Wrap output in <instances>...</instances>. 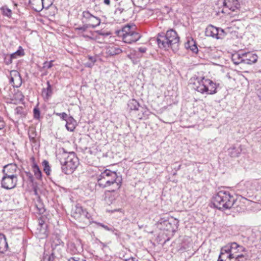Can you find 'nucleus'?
<instances>
[{
    "mask_svg": "<svg viewBox=\"0 0 261 261\" xmlns=\"http://www.w3.org/2000/svg\"><path fill=\"white\" fill-rule=\"evenodd\" d=\"M56 158L60 163L62 172L66 174L72 173L79 165V159L75 153L67 152L64 148L58 150Z\"/></svg>",
    "mask_w": 261,
    "mask_h": 261,
    "instance_id": "nucleus-1",
    "label": "nucleus"
},
{
    "mask_svg": "<svg viewBox=\"0 0 261 261\" xmlns=\"http://www.w3.org/2000/svg\"><path fill=\"white\" fill-rule=\"evenodd\" d=\"M122 177L115 171L106 169L97 176L96 186L105 188L112 187L114 190H118L122 185Z\"/></svg>",
    "mask_w": 261,
    "mask_h": 261,
    "instance_id": "nucleus-2",
    "label": "nucleus"
},
{
    "mask_svg": "<svg viewBox=\"0 0 261 261\" xmlns=\"http://www.w3.org/2000/svg\"><path fill=\"white\" fill-rule=\"evenodd\" d=\"M190 81V83L193 84V88L202 94H214L217 93V84L210 79L197 77L191 79Z\"/></svg>",
    "mask_w": 261,
    "mask_h": 261,
    "instance_id": "nucleus-3",
    "label": "nucleus"
},
{
    "mask_svg": "<svg viewBox=\"0 0 261 261\" xmlns=\"http://www.w3.org/2000/svg\"><path fill=\"white\" fill-rule=\"evenodd\" d=\"M234 201V197L229 192L223 190L219 191L212 199L214 206L220 210L230 208Z\"/></svg>",
    "mask_w": 261,
    "mask_h": 261,
    "instance_id": "nucleus-4",
    "label": "nucleus"
},
{
    "mask_svg": "<svg viewBox=\"0 0 261 261\" xmlns=\"http://www.w3.org/2000/svg\"><path fill=\"white\" fill-rule=\"evenodd\" d=\"M221 252L228 255L229 257L237 258L239 254L243 252H247V250L244 246L238 244L236 242H231L221 249Z\"/></svg>",
    "mask_w": 261,
    "mask_h": 261,
    "instance_id": "nucleus-5",
    "label": "nucleus"
},
{
    "mask_svg": "<svg viewBox=\"0 0 261 261\" xmlns=\"http://www.w3.org/2000/svg\"><path fill=\"white\" fill-rule=\"evenodd\" d=\"M71 215L75 219L83 222L86 225L90 223L91 215L79 204L72 208Z\"/></svg>",
    "mask_w": 261,
    "mask_h": 261,
    "instance_id": "nucleus-6",
    "label": "nucleus"
},
{
    "mask_svg": "<svg viewBox=\"0 0 261 261\" xmlns=\"http://www.w3.org/2000/svg\"><path fill=\"white\" fill-rule=\"evenodd\" d=\"M241 5L238 0H224L222 13L229 14V11L237 12L239 10Z\"/></svg>",
    "mask_w": 261,
    "mask_h": 261,
    "instance_id": "nucleus-7",
    "label": "nucleus"
},
{
    "mask_svg": "<svg viewBox=\"0 0 261 261\" xmlns=\"http://www.w3.org/2000/svg\"><path fill=\"white\" fill-rule=\"evenodd\" d=\"M168 42L171 44V48L176 50L179 43V37L176 32L173 29L168 30L165 34Z\"/></svg>",
    "mask_w": 261,
    "mask_h": 261,
    "instance_id": "nucleus-8",
    "label": "nucleus"
},
{
    "mask_svg": "<svg viewBox=\"0 0 261 261\" xmlns=\"http://www.w3.org/2000/svg\"><path fill=\"white\" fill-rule=\"evenodd\" d=\"M17 182V176L3 175L1 180V186L4 189L10 190L16 186Z\"/></svg>",
    "mask_w": 261,
    "mask_h": 261,
    "instance_id": "nucleus-9",
    "label": "nucleus"
},
{
    "mask_svg": "<svg viewBox=\"0 0 261 261\" xmlns=\"http://www.w3.org/2000/svg\"><path fill=\"white\" fill-rule=\"evenodd\" d=\"M224 30L213 25L208 26L205 30V35L216 39H222L224 36Z\"/></svg>",
    "mask_w": 261,
    "mask_h": 261,
    "instance_id": "nucleus-10",
    "label": "nucleus"
},
{
    "mask_svg": "<svg viewBox=\"0 0 261 261\" xmlns=\"http://www.w3.org/2000/svg\"><path fill=\"white\" fill-rule=\"evenodd\" d=\"M119 37L122 38L124 42L130 43V24L128 23L124 26L122 30L117 32Z\"/></svg>",
    "mask_w": 261,
    "mask_h": 261,
    "instance_id": "nucleus-11",
    "label": "nucleus"
},
{
    "mask_svg": "<svg viewBox=\"0 0 261 261\" xmlns=\"http://www.w3.org/2000/svg\"><path fill=\"white\" fill-rule=\"evenodd\" d=\"M155 40L159 47L161 49L168 50L169 48H171V44L168 42L165 34L163 33L158 34Z\"/></svg>",
    "mask_w": 261,
    "mask_h": 261,
    "instance_id": "nucleus-12",
    "label": "nucleus"
},
{
    "mask_svg": "<svg viewBox=\"0 0 261 261\" xmlns=\"http://www.w3.org/2000/svg\"><path fill=\"white\" fill-rule=\"evenodd\" d=\"M159 223L166 226V228L164 229L169 231H174L175 229L177 228V225H178V221L176 219H173L171 218L170 221L169 220H165V218H162L159 221Z\"/></svg>",
    "mask_w": 261,
    "mask_h": 261,
    "instance_id": "nucleus-13",
    "label": "nucleus"
},
{
    "mask_svg": "<svg viewBox=\"0 0 261 261\" xmlns=\"http://www.w3.org/2000/svg\"><path fill=\"white\" fill-rule=\"evenodd\" d=\"M17 166L15 164H10L4 166L3 170V175H10L11 176H17L16 173Z\"/></svg>",
    "mask_w": 261,
    "mask_h": 261,
    "instance_id": "nucleus-14",
    "label": "nucleus"
},
{
    "mask_svg": "<svg viewBox=\"0 0 261 261\" xmlns=\"http://www.w3.org/2000/svg\"><path fill=\"white\" fill-rule=\"evenodd\" d=\"M10 83L13 84L14 87L18 88L22 84V79L20 73L17 71H12Z\"/></svg>",
    "mask_w": 261,
    "mask_h": 261,
    "instance_id": "nucleus-15",
    "label": "nucleus"
},
{
    "mask_svg": "<svg viewBox=\"0 0 261 261\" xmlns=\"http://www.w3.org/2000/svg\"><path fill=\"white\" fill-rule=\"evenodd\" d=\"M244 63L252 64L257 62L258 56L256 54L251 52L243 53Z\"/></svg>",
    "mask_w": 261,
    "mask_h": 261,
    "instance_id": "nucleus-16",
    "label": "nucleus"
},
{
    "mask_svg": "<svg viewBox=\"0 0 261 261\" xmlns=\"http://www.w3.org/2000/svg\"><path fill=\"white\" fill-rule=\"evenodd\" d=\"M114 190V188H112V190H108L105 192V200L108 204H111L116 199L118 196V193Z\"/></svg>",
    "mask_w": 261,
    "mask_h": 261,
    "instance_id": "nucleus-17",
    "label": "nucleus"
},
{
    "mask_svg": "<svg viewBox=\"0 0 261 261\" xmlns=\"http://www.w3.org/2000/svg\"><path fill=\"white\" fill-rule=\"evenodd\" d=\"M36 233L38 235L40 239H43L47 236L46 230V225L43 221H40L38 224V227L37 228Z\"/></svg>",
    "mask_w": 261,
    "mask_h": 261,
    "instance_id": "nucleus-18",
    "label": "nucleus"
},
{
    "mask_svg": "<svg viewBox=\"0 0 261 261\" xmlns=\"http://www.w3.org/2000/svg\"><path fill=\"white\" fill-rule=\"evenodd\" d=\"M185 47L187 49H190L194 53H198V49L196 41L192 38L188 40L185 43Z\"/></svg>",
    "mask_w": 261,
    "mask_h": 261,
    "instance_id": "nucleus-19",
    "label": "nucleus"
},
{
    "mask_svg": "<svg viewBox=\"0 0 261 261\" xmlns=\"http://www.w3.org/2000/svg\"><path fill=\"white\" fill-rule=\"evenodd\" d=\"M242 151L241 146H232L228 149V154L232 158L238 157Z\"/></svg>",
    "mask_w": 261,
    "mask_h": 261,
    "instance_id": "nucleus-20",
    "label": "nucleus"
},
{
    "mask_svg": "<svg viewBox=\"0 0 261 261\" xmlns=\"http://www.w3.org/2000/svg\"><path fill=\"white\" fill-rule=\"evenodd\" d=\"M66 129L70 132H73L75 128L76 122L74 119L71 117H69L66 120Z\"/></svg>",
    "mask_w": 261,
    "mask_h": 261,
    "instance_id": "nucleus-21",
    "label": "nucleus"
},
{
    "mask_svg": "<svg viewBox=\"0 0 261 261\" xmlns=\"http://www.w3.org/2000/svg\"><path fill=\"white\" fill-rule=\"evenodd\" d=\"M243 53H235L232 55L231 60L233 63L236 65H238L240 63H244Z\"/></svg>",
    "mask_w": 261,
    "mask_h": 261,
    "instance_id": "nucleus-22",
    "label": "nucleus"
},
{
    "mask_svg": "<svg viewBox=\"0 0 261 261\" xmlns=\"http://www.w3.org/2000/svg\"><path fill=\"white\" fill-rule=\"evenodd\" d=\"M121 52V49L118 47L109 46L107 48L106 54L109 56H114L120 54Z\"/></svg>",
    "mask_w": 261,
    "mask_h": 261,
    "instance_id": "nucleus-23",
    "label": "nucleus"
},
{
    "mask_svg": "<svg viewBox=\"0 0 261 261\" xmlns=\"http://www.w3.org/2000/svg\"><path fill=\"white\" fill-rule=\"evenodd\" d=\"M97 23L95 24H84L82 27H78L75 29L76 30L81 31L82 32H85L86 30L89 28H95V27L98 26L100 24V20H98L96 19Z\"/></svg>",
    "mask_w": 261,
    "mask_h": 261,
    "instance_id": "nucleus-24",
    "label": "nucleus"
},
{
    "mask_svg": "<svg viewBox=\"0 0 261 261\" xmlns=\"http://www.w3.org/2000/svg\"><path fill=\"white\" fill-rule=\"evenodd\" d=\"M47 88L42 90V95L44 98L48 99L52 94V89L49 81L47 82Z\"/></svg>",
    "mask_w": 261,
    "mask_h": 261,
    "instance_id": "nucleus-25",
    "label": "nucleus"
},
{
    "mask_svg": "<svg viewBox=\"0 0 261 261\" xmlns=\"http://www.w3.org/2000/svg\"><path fill=\"white\" fill-rule=\"evenodd\" d=\"M0 11L3 15L8 17V18H12V11L9 9L7 6L5 5L0 8Z\"/></svg>",
    "mask_w": 261,
    "mask_h": 261,
    "instance_id": "nucleus-26",
    "label": "nucleus"
},
{
    "mask_svg": "<svg viewBox=\"0 0 261 261\" xmlns=\"http://www.w3.org/2000/svg\"><path fill=\"white\" fill-rule=\"evenodd\" d=\"M32 169L36 178L38 179H41L42 178V172L38 166L34 162L32 165Z\"/></svg>",
    "mask_w": 261,
    "mask_h": 261,
    "instance_id": "nucleus-27",
    "label": "nucleus"
},
{
    "mask_svg": "<svg viewBox=\"0 0 261 261\" xmlns=\"http://www.w3.org/2000/svg\"><path fill=\"white\" fill-rule=\"evenodd\" d=\"M236 258L233 257H229L228 255L220 251L217 261H236Z\"/></svg>",
    "mask_w": 261,
    "mask_h": 261,
    "instance_id": "nucleus-28",
    "label": "nucleus"
},
{
    "mask_svg": "<svg viewBox=\"0 0 261 261\" xmlns=\"http://www.w3.org/2000/svg\"><path fill=\"white\" fill-rule=\"evenodd\" d=\"M136 28V26L135 25H133L132 24V43L133 42H136L138 41L141 37V35L138 33L134 32L133 30Z\"/></svg>",
    "mask_w": 261,
    "mask_h": 261,
    "instance_id": "nucleus-29",
    "label": "nucleus"
},
{
    "mask_svg": "<svg viewBox=\"0 0 261 261\" xmlns=\"http://www.w3.org/2000/svg\"><path fill=\"white\" fill-rule=\"evenodd\" d=\"M29 138L30 141L33 143L36 142V133L34 128H31L28 132Z\"/></svg>",
    "mask_w": 261,
    "mask_h": 261,
    "instance_id": "nucleus-30",
    "label": "nucleus"
},
{
    "mask_svg": "<svg viewBox=\"0 0 261 261\" xmlns=\"http://www.w3.org/2000/svg\"><path fill=\"white\" fill-rule=\"evenodd\" d=\"M24 55V50L22 48V47L20 46L19 47V49L16 51L11 54L10 55L14 59H16L18 57H22Z\"/></svg>",
    "mask_w": 261,
    "mask_h": 261,
    "instance_id": "nucleus-31",
    "label": "nucleus"
},
{
    "mask_svg": "<svg viewBox=\"0 0 261 261\" xmlns=\"http://www.w3.org/2000/svg\"><path fill=\"white\" fill-rule=\"evenodd\" d=\"M83 16L84 18L89 21L91 20V19H95L96 20V19L100 20L99 18L92 15L89 11H84L83 12Z\"/></svg>",
    "mask_w": 261,
    "mask_h": 261,
    "instance_id": "nucleus-32",
    "label": "nucleus"
},
{
    "mask_svg": "<svg viewBox=\"0 0 261 261\" xmlns=\"http://www.w3.org/2000/svg\"><path fill=\"white\" fill-rule=\"evenodd\" d=\"M15 114L18 115V117H22L25 116V113L24 109L22 107H17L15 109Z\"/></svg>",
    "mask_w": 261,
    "mask_h": 261,
    "instance_id": "nucleus-33",
    "label": "nucleus"
},
{
    "mask_svg": "<svg viewBox=\"0 0 261 261\" xmlns=\"http://www.w3.org/2000/svg\"><path fill=\"white\" fill-rule=\"evenodd\" d=\"M42 166H43L44 172L47 175H49L50 174L51 170L48 162L46 160L43 161L42 162Z\"/></svg>",
    "mask_w": 261,
    "mask_h": 261,
    "instance_id": "nucleus-34",
    "label": "nucleus"
},
{
    "mask_svg": "<svg viewBox=\"0 0 261 261\" xmlns=\"http://www.w3.org/2000/svg\"><path fill=\"white\" fill-rule=\"evenodd\" d=\"M236 261H247V260L249 258V255L248 254L247 252H243L240 254L238 255V256H237Z\"/></svg>",
    "mask_w": 261,
    "mask_h": 261,
    "instance_id": "nucleus-35",
    "label": "nucleus"
},
{
    "mask_svg": "<svg viewBox=\"0 0 261 261\" xmlns=\"http://www.w3.org/2000/svg\"><path fill=\"white\" fill-rule=\"evenodd\" d=\"M2 246H4L6 248L8 247V245L6 242L5 236L3 234L0 233V250L2 249Z\"/></svg>",
    "mask_w": 261,
    "mask_h": 261,
    "instance_id": "nucleus-36",
    "label": "nucleus"
},
{
    "mask_svg": "<svg viewBox=\"0 0 261 261\" xmlns=\"http://www.w3.org/2000/svg\"><path fill=\"white\" fill-rule=\"evenodd\" d=\"M36 206L37 209V213L39 214H42L45 212L43 204L41 202H38V203L36 204Z\"/></svg>",
    "mask_w": 261,
    "mask_h": 261,
    "instance_id": "nucleus-37",
    "label": "nucleus"
},
{
    "mask_svg": "<svg viewBox=\"0 0 261 261\" xmlns=\"http://www.w3.org/2000/svg\"><path fill=\"white\" fill-rule=\"evenodd\" d=\"M140 107L139 103L134 99H132V110H139Z\"/></svg>",
    "mask_w": 261,
    "mask_h": 261,
    "instance_id": "nucleus-38",
    "label": "nucleus"
},
{
    "mask_svg": "<svg viewBox=\"0 0 261 261\" xmlns=\"http://www.w3.org/2000/svg\"><path fill=\"white\" fill-rule=\"evenodd\" d=\"M34 118L35 119H39L40 116V110L38 108L35 107L33 109Z\"/></svg>",
    "mask_w": 261,
    "mask_h": 261,
    "instance_id": "nucleus-39",
    "label": "nucleus"
},
{
    "mask_svg": "<svg viewBox=\"0 0 261 261\" xmlns=\"http://www.w3.org/2000/svg\"><path fill=\"white\" fill-rule=\"evenodd\" d=\"M13 59L10 55H7L4 58V62L6 65H9L12 63Z\"/></svg>",
    "mask_w": 261,
    "mask_h": 261,
    "instance_id": "nucleus-40",
    "label": "nucleus"
},
{
    "mask_svg": "<svg viewBox=\"0 0 261 261\" xmlns=\"http://www.w3.org/2000/svg\"><path fill=\"white\" fill-rule=\"evenodd\" d=\"M53 61H50L49 62L46 61L44 62L42 68L44 69H48L51 68L53 66Z\"/></svg>",
    "mask_w": 261,
    "mask_h": 261,
    "instance_id": "nucleus-41",
    "label": "nucleus"
},
{
    "mask_svg": "<svg viewBox=\"0 0 261 261\" xmlns=\"http://www.w3.org/2000/svg\"><path fill=\"white\" fill-rule=\"evenodd\" d=\"M41 2L43 8L47 9L53 4L50 1L48 0H41Z\"/></svg>",
    "mask_w": 261,
    "mask_h": 261,
    "instance_id": "nucleus-42",
    "label": "nucleus"
},
{
    "mask_svg": "<svg viewBox=\"0 0 261 261\" xmlns=\"http://www.w3.org/2000/svg\"><path fill=\"white\" fill-rule=\"evenodd\" d=\"M54 114L55 115H56V116H59L62 120H65V121L69 117H68L67 114L65 112H63V113L54 112Z\"/></svg>",
    "mask_w": 261,
    "mask_h": 261,
    "instance_id": "nucleus-43",
    "label": "nucleus"
},
{
    "mask_svg": "<svg viewBox=\"0 0 261 261\" xmlns=\"http://www.w3.org/2000/svg\"><path fill=\"white\" fill-rule=\"evenodd\" d=\"M68 261H86L84 258H80L77 257H72L68 259Z\"/></svg>",
    "mask_w": 261,
    "mask_h": 261,
    "instance_id": "nucleus-44",
    "label": "nucleus"
},
{
    "mask_svg": "<svg viewBox=\"0 0 261 261\" xmlns=\"http://www.w3.org/2000/svg\"><path fill=\"white\" fill-rule=\"evenodd\" d=\"M88 59L89 61L91 62H92L93 64H94L95 62L96 61V58L92 56H88Z\"/></svg>",
    "mask_w": 261,
    "mask_h": 261,
    "instance_id": "nucleus-45",
    "label": "nucleus"
},
{
    "mask_svg": "<svg viewBox=\"0 0 261 261\" xmlns=\"http://www.w3.org/2000/svg\"><path fill=\"white\" fill-rule=\"evenodd\" d=\"M5 126V123L4 121L3 120V119L0 118V130L4 128Z\"/></svg>",
    "mask_w": 261,
    "mask_h": 261,
    "instance_id": "nucleus-46",
    "label": "nucleus"
},
{
    "mask_svg": "<svg viewBox=\"0 0 261 261\" xmlns=\"http://www.w3.org/2000/svg\"><path fill=\"white\" fill-rule=\"evenodd\" d=\"M138 51L141 53H144L146 51V48L145 47H139L138 48Z\"/></svg>",
    "mask_w": 261,
    "mask_h": 261,
    "instance_id": "nucleus-47",
    "label": "nucleus"
},
{
    "mask_svg": "<svg viewBox=\"0 0 261 261\" xmlns=\"http://www.w3.org/2000/svg\"><path fill=\"white\" fill-rule=\"evenodd\" d=\"M41 261H49V257H47V254H44Z\"/></svg>",
    "mask_w": 261,
    "mask_h": 261,
    "instance_id": "nucleus-48",
    "label": "nucleus"
},
{
    "mask_svg": "<svg viewBox=\"0 0 261 261\" xmlns=\"http://www.w3.org/2000/svg\"><path fill=\"white\" fill-rule=\"evenodd\" d=\"M94 64L92 62H90L89 61L85 63V66L87 67H92Z\"/></svg>",
    "mask_w": 261,
    "mask_h": 261,
    "instance_id": "nucleus-49",
    "label": "nucleus"
},
{
    "mask_svg": "<svg viewBox=\"0 0 261 261\" xmlns=\"http://www.w3.org/2000/svg\"><path fill=\"white\" fill-rule=\"evenodd\" d=\"M47 257H49V261H53L54 259L55 256H54V252H52L50 255L47 254Z\"/></svg>",
    "mask_w": 261,
    "mask_h": 261,
    "instance_id": "nucleus-50",
    "label": "nucleus"
},
{
    "mask_svg": "<svg viewBox=\"0 0 261 261\" xmlns=\"http://www.w3.org/2000/svg\"><path fill=\"white\" fill-rule=\"evenodd\" d=\"M99 225L101 226L102 227H103L105 229L107 230H112L111 228H110L108 226L103 225L102 224L99 223Z\"/></svg>",
    "mask_w": 261,
    "mask_h": 261,
    "instance_id": "nucleus-51",
    "label": "nucleus"
},
{
    "mask_svg": "<svg viewBox=\"0 0 261 261\" xmlns=\"http://www.w3.org/2000/svg\"><path fill=\"white\" fill-rule=\"evenodd\" d=\"M98 34L100 35H102V36H104V35H108L109 34L108 33H106V34H105V33H103L101 31H98L96 32Z\"/></svg>",
    "mask_w": 261,
    "mask_h": 261,
    "instance_id": "nucleus-52",
    "label": "nucleus"
},
{
    "mask_svg": "<svg viewBox=\"0 0 261 261\" xmlns=\"http://www.w3.org/2000/svg\"><path fill=\"white\" fill-rule=\"evenodd\" d=\"M104 3L106 5H109L110 4V0H104Z\"/></svg>",
    "mask_w": 261,
    "mask_h": 261,
    "instance_id": "nucleus-53",
    "label": "nucleus"
},
{
    "mask_svg": "<svg viewBox=\"0 0 261 261\" xmlns=\"http://www.w3.org/2000/svg\"><path fill=\"white\" fill-rule=\"evenodd\" d=\"M92 22H93L92 24H95L97 23V21L95 19H91Z\"/></svg>",
    "mask_w": 261,
    "mask_h": 261,
    "instance_id": "nucleus-54",
    "label": "nucleus"
},
{
    "mask_svg": "<svg viewBox=\"0 0 261 261\" xmlns=\"http://www.w3.org/2000/svg\"><path fill=\"white\" fill-rule=\"evenodd\" d=\"M132 261H138V259H137L135 257H132Z\"/></svg>",
    "mask_w": 261,
    "mask_h": 261,
    "instance_id": "nucleus-55",
    "label": "nucleus"
},
{
    "mask_svg": "<svg viewBox=\"0 0 261 261\" xmlns=\"http://www.w3.org/2000/svg\"><path fill=\"white\" fill-rule=\"evenodd\" d=\"M181 165H179L176 168V170H179L180 169Z\"/></svg>",
    "mask_w": 261,
    "mask_h": 261,
    "instance_id": "nucleus-56",
    "label": "nucleus"
},
{
    "mask_svg": "<svg viewBox=\"0 0 261 261\" xmlns=\"http://www.w3.org/2000/svg\"><path fill=\"white\" fill-rule=\"evenodd\" d=\"M133 52L134 53H136L137 52V51H136V50H132V55L133 54Z\"/></svg>",
    "mask_w": 261,
    "mask_h": 261,
    "instance_id": "nucleus-57",
    "label": "nucleus"
},
{
    "mask_svg": "<svg viewBox=\"0 0 261 261\" xmlns=\"http://www.w3.org/2000/svg\"><path fill=\"white\" fill-rule=\"evenodd\" d=\"M127 57L130 59V55L129 54L127 55Z\"/></svg>",
    "mask_w": 261,
    "mask_h": 261,
    "instance_id": "nucleus-58",
    "label": "nucleus"
},
{
    "mask_svg": "<svg viewBox=\"0 0 261 261\" xmlns=\"http://www.w3.org/2000/svg\"><path fill=\"white\" fill-rule=\"evenodd\" d=\"M128 260H126V261H128Z\"/></svg>",
    "mask_w": 261,
    "mask_h": 261,
    "instance_id": "nucleus-59",
    "label": "nucleus"
}]
</instances>
